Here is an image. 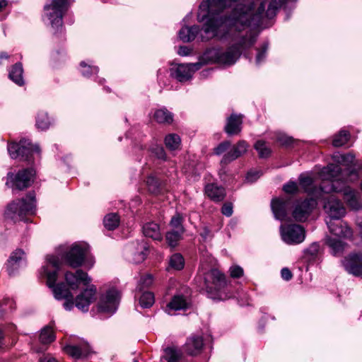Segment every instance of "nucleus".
<instances>
[{"label":"nucleus","instance_id":"ddd939ff","mask_svg":"<svg viewBox=\"0 0 362 362\" xmlns=\"http://www.w3.org/2000/svg\"><path fill=\"white\" fill-rule=\"evenodd\" d=\"M324 194L320 199H325L324 209L329 215V220H339L342 218L346 214V209L341 202L333 194L326 197Z\"/></svg>","mask_w":362,"mask_h":362},{"label":"nucleus","instance_id":"4be33fe9","mask_svg":"<svg viewBox=\"0 0 362 362\" xmlns=\"http://www.w3.org/2000/svg\"><path fill=\"white\" fill-rule=\"evenodd\" d=\"M243 115L233 113L227 118L224 131L229 136L238 135L242 131Z\"/></svg>","mask_w":362,"mask_h":362},{"label":"nucleus","instance_id":"c9c22d12","mask_svg":"<svg viewBox=\"0 0 362 362\" xmlns=\"http://www.w3.org/2000/svg\"><path fill=\"white\" fill-rule=\"evenodd\" d=\"M105 227L109 230H113L118 227L119 224V216L115 213L106 215L103 219Z\"/></svg>","mask_w":362,"mask_h":362},{"label":"nucleus","instance_id":"4468645a","mask_svg":"<svg viewBox=\"0 0 362 362\" xmlns=\"http://www.w3.org/2000/svg\"><path fill=\"white\" fill-rule=\"evenodd\" d=\"M202 65V62L178 64L170 69V76L179 82H185L189 80L192 74L200 69Z\"/></svg>","mask_w":362,"mask_h":362},{"label":"nucleus","instance_id":"6e6d98bb","mask_svg":"<svg viewBox=\"0 0 362 362\" xmlns=\"http://www.w3.org/2000/svg\"><path fill=\"white\" fill-rule=\"evenodd\" d=\"M229 272L232 278H240L243 275V268L238 265L230 267Z\"/></svg>","mask_w":362,"mask_h":362},{"label":"nucleus","instance_id":"603ef678","mask_svg":"<svg viewBox=\"0 0 362 362\" xmlns=\"http://www.w3.org/2000/svg\"><path fill=\"white\" fill-rule=\"evenodd\" d=\"M231 146V144L229 141H224L220 143L214 149V152L216 155H221L224 152H226Z\"/></svg>","mask_w":362,"mask_h":362},{"label":"nucleus","instance_id":"2f4dec72","mask_svg":"<svg viewBox=\"0 0 362 362\" xmlns=\"http://www.w3.org/2000/svg\"><path fill=\"white\" fill-rule=\"evenodd\" d=\"M136 245V251L134 254V257L133 258V261L138 264L143 262L146 259L148 255V245L147 243L144 240L137 243Z\"/></svg>","mask_w":362,"mask_h":362},{"label":"nucleus","instance_id":"a878e982","mask_svg":"<svg viewBox=\"0 0 362 362\" xmlns=\"http://www.w3.org/2000/svg\"><path fill=\"white\" fill-rule=\"evenodd\" d=\"M205 193L208 197L216 202L223 200L226 197V190L223 187L216 184H208L205 187Z\"/></svg>","mask_w":362,"mask_h":362},{"label":"nucleus","instance_id":"5fc2aeb1","mask_svg":"<svg viewBox=\"0 0 362 362\" xmlns=\"http://www.w3.org/2000/svg\"><path fill=\"white\" fill-rule=\"evenodd\" d=\"M283 189L286 193L295 194L298 192V187L296 182L291 181L284 185Z\"/></svg>","mask_w":362,"mask_h":362},{"label":"nucleus","instance_id":"49530a36","mask_svg":"<svg viewBox=\"0 0 362 362\" xmlns=\"http://www.w3.org/2000/svg\"><path fill=\"white\" fill-rule=\"evenodd\" d=\"M255 148L258 152L260 158H267L271 154L270 148L266 145L262 140L257 141L255 144Z\"/></svg>","mask_w":362,"mask_h":362},{"label":"nucleus","instance_id":"052dcab7","mask_svg":"<svg viewBox=\"0 0 362 362\" xmlns=\"http://www.w3.org/2000/svg\"><path fill=\"white\" fill-rule=\"evenodd\" d=\"M281 275L282 279L286 281H289L293 276L291 272L288 268H283L281 271Z\"/></svg>","mask_w":362,"mask_h":362},{"label":"nucleus","instance_id":"58836bf2","mask_svg":"<svg viewBox=\"0 0 362 362\" xmlns=\"http://www.w3.org/2000/svg\"><path fill=\"white\" fill-rule=\"evenodd\" d=\"M40 341L43 344H47L52 342L55 339V335L50 327H45L41 330Z\"/></svg>","mask_w":362,"mask_h":362},{"label":"nucleus","instance_id":"c756f323","mask_svg":"<svg viewBox=\"0 0 362 362\" xmlns=\"http://www.w3.org/2000/svg\"><path fill=\"white\" fill-rule=\"evenodd\" d=\"M143 233L145 236L153 240H161V234L158 224L154 222H149L143 226Z\"/></svg>","mask_w":362,"mask_h":362},{"label":"nucleus","instance_id":"5701e85b","mask_svg":"<svg viewBox=\"0 0 362 362\" xmlns=\"http://www.w3.org/2000/svg\"><path fill=\"white\" fill-rule=\"evenodd\" d=\"M299 184L305 192L320 199L325 194L324 191H320V187H316L313 184V180L310 176L300 175L299 177Z\"/></svg>","mask_w":362,"mask_h":362},{"label":"nucleus","instance_id":"0eeeda50","mask_svg":"<svg viewBox=\"0 0 362 362\" xmlns=\"http://www.w3.org/2000/svg\"><path fill=\"white\" fill-rule=\"evenodd\" d=\"M8 151L13 159L21 158L23 160L32 161L34 152L40 153V147L33 145L28 139H21L19 143H11L8 145Z\"/></svg>","mask_w":362,"mask_h":362},{"label":"nucleus","instance_id":"79ce46f5","mask_svg":"<svg viewBox=\"0 0 362 362\" xmlns=\"http://www.w3.org/2000/svg\"><path fill=\"white\" fill-rule=\"evenodd\" d=\"M182 234L183 232L172 230H169L165 235L168 244L172 247H175L180 240Z\"/></svg>","mask_w":362,"mask_h":362},{"label":"nucleus","instance_id":"864d4df0","mask_svg":"<svg viewBox=\"0 0 362 362\" xmlns=\"http://www.w3.org/2000/svg\"><path fill=\"white\" fill-rule=\"evenodd\" d=\"M151 152L158 159L165 160L166 159V154L163 147L160 146H156L151 148Z\"/></svg>","mask_w":362,"mask_h":362},{"label":"nucleus","instance_id":"9d476101","mask_svg":"<svg viewBox=\"0 0 362 362\" xmlns=\"http://www.w3.org/2000/svg\"><path fill=\"white\" fill-rule=\"evenodd\" d=\"M86 253V247L76 243L62 255V259L69 267L78 268L83 264Z\"/></svg>","mask_w":362,"mask_h":362},{"label":"nucleus","instance_id":"a18cd8bd","mask_svg":"<svg viewBox=\"0 0 362 362\" xmlns=\"http://www.w3.org/2000/svg\"><path fill=\"white\" fill-rule=\"evenodd\" d=\"M50 124V121L46 112H39L36 118V127L41 130L47 129Z\"/></svg>","mask_w":362,"mask_h":362},{"label":"nucleus","instance_id":"a211bd4d","mask_svg":"<svg viewBox=\"0 0 362 362\" xmlns=\"http://www.w3.org/2000/svg\"><path fill=\"white\" fill-rule=\"evenodd\" d=\"M203 347V337L200 335L192 334L187 339L183 346V351L187 355L197 356L201 354Z\"/></svg>","mask_w":362,"mask_h":362},{"label":"nucleus","instance_id":"680f3d73","mask_svg":"<svg viewBox=\"0 0 362 362\" xmlns=\"http://www.w3.org/2000/svg\"><path fill=\"white\" fill-rule=\"evenodd\" d=\"M191 49L186 46H181L179 47L177 53L180 56H187L190 54Z\"/></svg>","mask_w":362,"mask_h":362},{"label":"nucleus","instance_id":"f3484780","mask_svg":"<svg viewBox=\"0 0 362 362\" xmlns=\"http://www.w3.org/2000/svg\"><path fill=\"white\" fill-rule=\"evenodd\" d=\"M65 280L72 290L78 289L80 283H82L84 286H88L91 281V279L88 274L81 269L76 270L75 273L66 272Z\"/></svg>","mask_w":362,"mask_h":362},{"label":"nucleus","instance_id":"cd10ccee","mask_svg":"<svg viewBox=\"0 0 362 362\" xmlns=\"http://www.w3.org/2000/svg\"><path fill=\"white\" fill-rule=\"evenodd\" d=\"M188 308V303L182 295H176L167 305V311L169 314L171 310L177 311L186 310Z\"/></svg>","mask_w":362,"mask_h":362},{"label":"nucleus","instance_id":"3c124183","mask_svg":"<svg viewBox=\"0 0 362 362\" xmlns=\"http://www.w3.org/2000/svg\"><path fill=\"white\" fill-rule=\"evenodd\" d=\"M267 49H268V44L267 43H264L260 49H257V54L256 59H255L256 64L257 65L259 64L261 62H262L265 59Z\"/></svg>","mask_w":362,"mask_h":362},{"label":"nucleus","instance_id":"c85d7f7f","mask_svg":"<svg viewBox=\"0 0 362 362\" xmlns=\"http://www.w3.org/2000/svg\"><path fill=\"white\" fill-rule=\"evenodd\" d=\"M200 29L198 25L184 27L179 31V37L183 42H189L195 39Z\"/></svg>","mask_w":362,"mask_h":362},{"label":"nucleus","instance_id":"dca6fc26","mask_svg":"<svg viewBox=\"0 0 362 362\" xmlns=\"http://www.w3.org/2000/svg\"><path fill=\"white\" fill-rule=\"evenodd\" d=\"M345 270L358 277H362V254H350L341 261Z\"/></svg>","mask_w":362,"mask_h":362},{"label":"nucleus","instance_id":"473e14b6","mask_svg":"<svg viewBox=\"0 0 362 362\" xmlns=\"http://www.w3.org/2000/svg\"><path fill=\"white\" fill-rule=\"evenodd\" d=\"M153 117L157 122L162 124H170L173 120V114L165 107L157 110Z\"/></svg>","mask_w":362,"mask_h":362},{"label":"nucleus","instance_id":"6ab92c4d","mask_svg":"<svg viewBox=\"0 0 362 362\" xmlns=\"http://www.w3.org/2000/svg\"><path fill=\"white\" fill-rule=\"evenodd\" d=\"M329 220L327 221V224L329 228V232L334 235L343 238H351L353 235V231L350 227L348 226L346 223L339 221V220Z\"/></svg>","mask_w":362,"mask_h":362},{"label":"nucleus","instance_id":"b1692460","mask_svg":"<svg viewBox=\"0 0 362 362\" xmlns=\"http://www.w3.org/2000/svg\"><path fill=\"white\" fill-rule=\"evenodd\" d=\"M25 257V254L21 249H17L11 254L6 263V269L9 276L15 274V272L19 267L20 262L24 259Z\"/></svg>","mask_w":362,"mask_h":362},{"label":"nucleus","instance_id":"774afa93","mask_svg":"<svg viewBox=\"0 0 362 362\" xmlns=\"http://www.w3.org/2000/svg\"><path fill=\"white\" fill-rule=\"evenodd\" d=\"M133 362H138V361L134 359Z\"/></svg>","mask_w":362,"mask_h":362},{"label":"nucleus","instance_id":"13d9d810","mask_svg":"<svg viewBox=\"0 0 362 362\" xmlns=\"http://www.w3.org/2000/svg\"><path fill=\"white\" fill-rule=\"evenodd\" d=\"M277 141L284 146H289L293 142V139L286 135H279L277 137Z\"/></svg>","mask_w":362,"mask_h":362},{"label":"nucleus","instance_id":"7c9ffc66","mask_svg":"<svg viewBox=\"0 0 362 362\" xmlns=\"http://www.w3.org/2000/svg\"><path fill=\"white\" fill-rule=\"evenodd\" d=\"M326 244L329 247L332 254L334 256L341 255L346 246V244L341 240L331 237L326 238Z\"/></svg>","mask_w":362,"mask_h":362},{"label":"nucleus","instance_id":"e433bc0d","mask_svg":"<svg viewBox=\"0 0 362 362\" xmlns=\"http://www.w3.org/2000/svg\"><path fill=\"white\" fill-rule=\"evenodd\" d=\"M350 139V133L344 129L336 134L332 140V144L335 147H341L345 145Z\"/></svg>","mask_w":362,"mask_h":362},{"label":"nucleus","instance_id":"bf43d9fd","mask_svg":"<svg viewBox=\"0 0 362 362\" xmlns=\"http://www.w3.org/2000/svg\"><path fill=\"white\" fill-rule=\"evenodd\" d=\"M221 212L226 216H230L233 214V205L231 203H225L221 209Z\"/></svg>","mask_w":362,"mask_h":362},{"label":"nucleus","instance_id":"9b49d317","mask_svg":"<svg viewBox=\"0 0 362 362\" xmlns=\"http://www.w3.org/2000/svg\"><path fill=\"white\" fill-rule=\"evenodd\" d=\"M327 190H335V192H341L344 195V199L347 205L353 210H359L362 208V202L359 193L346 184L341 187L336 186V183L330 185Z\"/></svg>","mask_w":362,"mask_h":362},{"label":"nucleus","instance_id":"2eb2a0df","mask_svg":"<svg viewBox=\"0 0 362 362\" xmlns=\"http://www.w3.org/2000/svg\"><path fill=\"white\" fill-rule=\"evenodd\" d=\"M119 293L115 289H110L98 303V310L100 313L113 314L118 306Z\"/></svg>","mask_w":362,"mask_h":362},{"label":"nucleus","instance_id":"f704fd0d","mask_svg":"<svg viewBox=\"0 0 362 362\" xmlns=\"http://www.w3.org/2000/svg\"><path fill=\"white\" fill-rule=\"evenodd\" d=\"M165 144L170 151L177 150L180 147L181 139L176 134H170L165 138Z\"/></svg>","mask_w":362,"mask_h":362},{"label":"nucleus","instance_id":"4c0bfd02","mask_svg":"<svg viewBox=\"0 0 362 362\" xmlns=\"http://www.w3.org/2000/svg\"><path fill=\"white\" fill-rule=\"evenodd\" d=\"M167 362H179L181 358L180 351L174 347H168L165 349V354L163 356Z\"/></svg>","mask_w":362,"mask_h":362},{"label":"nucleus","instance_id":"20e7f679","mask_svg":"<svg viewBox=\"0 0 362 362\" xmlns=\"http://www.w3.org/2000/svg\"><path fill=\"white\" fill-rule=\"evenodd\" d=\"M226 286L225 275L217 269H211L204 273V286L208 296L212 299H221V291Z\"/></svg>","mask_w":362,"mask_h":362},{"label":"nucleus","instance_id":"ea45409f","mask_svg":"<svg viewBox=\"0 0 362 362\" xmlns=\"http://www.w3.org/2000/svg\"><path fill=\"white\" fill-rule=\"evenodd\" d=\"M320 245L317 243H313L305 250V257L308 261H315L317 259L320 253Z\"/></svg>","mask_w":362,"mask_h":362},{"label":"nucleus","instance_id":"8fccbe9b","mask_svg":"<svg viewBox=\"0 0 362 362\" xmlns=\"http://www.w3.org/2000/svg\"><path fill=\"white\" fill-rule=\"evenodd\" d=\"M153 282V278L151 274H146L141 276L137 288L141 291L145 288L150 287Z\"/></svg>","mask_w":362,"mask_h":362},{"label":"nucleus","instance_id":"423d86ee","mask_svg":"<svg viewBox=\"0 0 362 362\" xmlns=\"http://www.w3.org/2000/svg\"><path fill=\"white\" fill-rule=\"evenodd\" d=\"M35 209V194L29 192L25 198L18 199L11 203L6 211V214L11 218L16 216L23 217L27 214H33Z\"/></svg>","mask_w":362,"mask_h":362},{"label":"nucleus","instance_id":"0e129e2a","mask_svg":"<svg viewBox=\"0 0 362 362\" xmlns=\"http://www.w3.org/2000/svg\"><path fill=\"white\" fill-rule=\"evenodd\" d=\"M7 6L6 0H0V11Z\"/></svg>","mask_w":362,"mask_h":362},{"label":"nucleus","instance_id":"39448f33","mask_svg":"<svg viewBox=\"0 0 362 362\" xmlns=\"http://www.w3.org/2000/svg\"><path fill=\"white\" fill-rule=\"evenodd\" d=\"M71 4V0H51L44 6L45 15L52 28L58 29L62 26L63 16Z\"/></svg>","mask_w":362,"mask_h":362},{"label":"nucleus","instance_id":"de8ad7c7","mask_svg":"<svg viewBox=\"0 0 362 362\" xmlns=\"http://www.w3.org/2000/svg\"><path fill=\"white\" fill-rule=\"evenodd\" d=\"M183 218L180 214H176L173 216L170 222V226L172 230H177L180 232L185 231L184 227L182 226Z\"/></svg>","mask_w":362,"mask_h":362},{"label":"nucleus","instance_id":"412c9836","mask_svg":"<svg viewBox=\"0 0 362 362\" xmlns=\"http://www.w3.org/2000/svg\"><path fill=\"white\" fill-rule=\"evenodd\" d=\"M290 206V199L284 198L274 199L271 206L272 211L277 219L286 220L288 216V209Z\"/></svg>","mask_w":362,"mask_h":362},{"label":"nucleus","instance_id":"37998d69","mask_svg":"<svg viewBox=\"0 0 362 362\" xmlns=\"http://www.w3.org/2000/svg\"><path fill=\"white\" fill-rule=\"evenodd\" d=\"M155 301L154 295L151 292H144L139 298V304L144 308L151 307Z\"/></svg>","mask_w":362,"mask_h":362},{"label":"nucleus","instance_id":"72a5a7b5","mask_svg":"<svg viewBox=\"0 0 362 362\" xmlns=\"http://www.w3.org/2000/svg\"><path fill=\"white\" fill-rule=\"evenodd\" d=\"M148 190L151 194H158L161 191V182L156 176L151 175L148 176L146 181Z\"/></svg>","mask_w":362,"mask_h":362},{"label":"nucleus","instance_id":"f8f14e48","mask_svg":"<svg viewBox=\"0 0 362 362\" xmlns=\"http://www.w3.org/2000/svg\"><path fill=\"white\" fill-rule=\"evenodd\" d=\"M317 202L315 199L297 200L292 211V216L297 222H304L308 219L313 210L315 208Z\"/></svg>","mask_w":362,"mask_h":362},{"label":"nucleus","instance_id":"393cba45","mask_svg":"<svg viewBox=\"0 0 362 362\" xmlns=\"http://www.w3.org/2000/svg\"><path fill=\"white\" fill-rule=\"evenodd\" d=\"M64 350L68 355L75 358L87 357L91 353L90 347L88 344L78 346L66 345Z\"/></svg>","mask_w":362,"mask_h":362},{"label":"nucleus","instance_id":"338daca9","mask_svg":"<svg viewBox=\"0 0 362 362\" xmlns=\"http://www.w3.org/2000/svg\"><path fill=\"white\" fill-rule=\"evenodd\" d=\"M359 226H360V227H361V228H362V223H361L359 224ZM360 235H361V239H362V230H361V233H360Z\"/></svg>","mask_w":362,"mask_h":362},{"label":"nucleus","instance_id":"c03bdc74","mask_svg":"<svg viewBox=\"0 0 362 362\" xmlns=\"http://www.w3.org/2000/svg\"><path fill=\"white\" fill-rule=\"evenodd\" d=\"M332 159L337 163L349 165L352 163L354 159V156L352 154H340L339 153H334Z\"/></svg>","mask_w":362,"mask_h":362},{"label":"nucleus","instance_id":"4d7b16f0","mask_svg":"<svg viewBox=\"0 0 362 362\" xmlns=\"http://www.w3.org/2000/svg\"><path fill=\"white\" fill-rule=\"evenodd\" d=\"M262 173L260 171H250L247 173L246 180L249 182H255L260 176Z\"/></svg>","mask_w":362,"mask_h":362},{"label":"nucleus","instance_id":"6e6552de","mask_svg":"<svg viewBox=\"0 0 362 362\" xmlns=\"http://www.w3.org/2000/svg\"><path fill=\"white\" fill-rule=\"evenodd\" d=\"M35 170L33 168L23 169L19 170L17 174L14 175L9 172L7 173V181L6 185L12 187H15L18 190H23L29 187L34 181Z\"/></svg>","mask_w":362,"mask_h":362},{"label":"nucleus","instance_id":"7ed1b4c3","mask_svg":"<svg viewBox=\"0 0 362 362\" xmlns=\"http://www.w3.org/2000/svg\"><path fill=\"white\" fill-rule=\"evenodd\" d=\"M321 176L325 180L320 185V191L325 194L335 192V190H327L328 186L336 183V186L341 187L348 182L358 179V173L355 168H347L342 170L339 165L330 163L321 170Z\"/></svg>","mask_w":362,"mask_h":362},{"label":"nucleus","instance_id":"a19ab883","mask_svg":"<svg viewBox=\"0 0 362 362\" xmlns=\"http://www.w3.org/2000/svg\"><path fill=\"white\" fill-rule=\"evenodd\" d=\"M185 265V260L183 257L179 254L175 253L173 254L169 260V266L175 269V270H180L183 269Z\"/></svg>","mask_w":362,"mask_h":362},{"label":"nucleus","instance_id":"09e8293b","mask_svg":"<svg viewBox=\"0 0 362 362\" xmlns=\"http://www.w3.org/2000/svg\"><path fill=\"white\" fill-rule=\"evenodd\" d=\"M80 66L81 67V72L82 75L85 77H90L93 74H96L99 71L98 66H92L90 65H88L84 62H81L80 63Z\"/></svg>","mask_w":362,"mask_h":362},{"label":"nucleus","instance_id":"69168bd1","mask_svg":"<svg viewBox=\"0 0 362 362\" xmlns=\"http://www.w3.org/2000/svg\"><path fill=\"white\" fill-rule=\"evenodd\" d=\"M209 235V230L206 228H204V232L201 234V235L206 238Z\"/></svg>","mask_w":362,"mask_h":362},{"label":"nucleus","instance_id":"bb28decb","mask_svg":"<svg viewBox=\"0 0 362 362\" xmlns=\"http://www.w3.org/2000/svg\"><path fill=\"white\" fill-rule=\"evenodd\" d=\"M23 74V65L21 62H18L11 66L8 73V78L18 86H22L25 83Z\"/></svg>","mask_w":362,"mask_h":362},{"label":"nucleus","instance_id":"1a4fd4ad","mask_svg":"<svg viewBox=\"0 0 362 362\" xmlns=\"http://www.w3.org/2000/svg\"><path fill=\"white\" fill-rule=\"evenodd\" d=\"M280 231L282 240L288 245L300 244L305 238L304 228L298 224L282 225Z\"/></svg>","mask_w":362,"mask_h":362},{"label":"nucleus","instance_id":"e2e57ef3","mask_svg":"<svg viewBox=\"0 0 362 362\" xmlns=\"http://www.w3.org/2000/svg\"><path fill=\"white\" fill-rule=\"evenodd\" d=\"M39 362H58L57 359L51 356H45L41 358Z\"/></svg>","mask_w":362,"mask_h":362},{"label":"nucleus","instance_id":"f03ea898","mask_svg":"<svg viewBox=\"0 0 362 362\" xmlns=\"http://www.w3.org/2000/svg\"><path fill=\"white\" fill-rule=\"evenodd\" d=\"M61 264L57 257L54 255L47 257V265L42 268V273L47 278V285L52 288L56 299H65L64 307L66 310H71L75 305L81 311L88 312L90 305L96 300V286L93 284L89 285L74 300L73 294L64 283L55 284Z\"/></svg>","mask_w":362,"mask_h":362},{"label":"nucleus","instance_id":"f257e3e1","mask_svg":"<svg viewBox=\"0 0 362 362\" xmlns=\"http://www.w3.org/2000/svg\"><path fill=\"white\" fill-rule=\"evenodd\" d=\"M237 0H206L202 2L198 13V21L207 20L203 27L206 36L203 40L212 37L229 40L232 42L224 52H213L214 61L224 65H232L240 58L242 52L252 47L256 36L250 29L262 19L264 4L259 1L244 0L236 4L230 11L220 16Z\"/></svg>","mask_w":362,"mask_h":362},{"label":"nucleus","instance_id":"aec40b11","mask_svg":"<svg viewBox=\"0 0 362 362\" xmlns=\"http://www.w3.org/2000/svg\"><path fill=\"white\" fill-rule=\"evenodd\" d=\"M248 146L245 141H239L228 152L223 155L221 161V164L227 165L238 158L247 151Z\"/></svg>","mask_w":362,"mask_h":362}]
</instances>
